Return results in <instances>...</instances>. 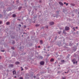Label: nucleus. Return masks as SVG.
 <instances>
[{
  "mask_svg": "<svg viewBox=\"0 0 79 79\" xmlns=\"http://www.w3.org/2000/svg\"><path fill=\"white\" fill-rule=\"evenodd\" d=\"M76 59H74L72 60V62H73V64H76Z\"/></svg>",
  "mask_w": 79,
  "mask_h": 79,
  "instance_id": "f257e3e1",
  "label": "nucleus"
},
{
  "mask_svg": "<svg viewBox=\"0 0 79 79\" xmlns=\"http://www.w3.org/2000/svg\"><path fill=\"white\" fill-rule=\"evenodd\" d=\"M40 63L41 65H44V64H45V62H44V61H42L40 62Z\"/></svg>",
  "mask_w": 79,
  "mask_h": 79,
  "instance_id": "f03ea898",
  "label": "nucleus"
},
{
  "mask_svg": "<svg viewBox=\"0 0 79 79\" xmlns=\"http://www.w3.org/2000/svg\"><path fill=\"white\" fill-rule=\"evenodd\" d=\"M69 29V27H65V30L66 31H68Z\"/></svg>",
  "mask_w": 79,
  "mask_h": 79,
  "instance_id": "7ed1b4c3",
  "label": "nucleus"
},
{
  "mask_svg": "<svg viewBox=\"0 0 79 79\" xmlns=\"http://www.w3.org/2000/svg\"><path fill=\"white\" fill-rule=\"evenodd\" d=\"M49 24H50V25H53V24H54V22H50L49 23Z\"/></svg>",
  "mask_w": 79,
  "mask_h": 79,
  "instance_id": "20e7f679",
  "label": "nucleus"
},
{
  "mask_svg": "<svg viewBox=\"0 0 79 79\" xmlns=\"http://www.w3.org/2000/svg\"><path fill=\"white\" fill-rule=\"evenodd\" d=\"M59 4L60 5H61V6H63V4L62 2H59Z\"/></svg>",
  "mask_w": 79,
  "mask_h": 79,
  "instance_id": "39448f33",
  "label": "nucleus"
},
{
  "mask_svg": "<svg viewBox=\"0 0 79 79\" xmlns=\"http://www.w3.org/2000/svg\"><path fill=\"white\" fill-rule=\"evenodd\" d=\"M10 67H13L14 65L13 64H10L9 65Z\"/></svg>",
  "mask_w": 79,
  "mask_h": 79,
  "instance_id": "423d86ee",
  "label": "nucleus"
},
{
  "mask_svg": "<svg viewBox=\"0 0 79 79\" xmlns=\"http://www.w3.org/2000/svg\"><path fill=\"white\" fill-rule=\"evenodd\" d=\"M16 64H19V62L17 61L15 62Z\"/></svg>",
  "mask_w": 79,
  "mask_h": 79,
  "instance_id": "0eeeda50",
  "label": "nucleus"
},
{
  "mask_svg": "<svg viewBox=\"0 0 79 79\" xmlns=\"http://www.w3.org/2000/svg\"><path fill=\"white\" fill-rule=\"evenodd\" d=\"M13 74H16V71H14L13 72Z\"/></svg>",
  "mask_w": 79,
  "mask_h": 79,
  "instance_id": "6e6552de",
  "label": "nucleus"
},
{
  "mask_svg": "<svg viewBox=\"0 0 79 79\" xmlns=\"http://www.w3.org/2000/svg\"><path fill=\"white\" fill-rule=\"evenodd\" d=\"M6 24L7 25H9V24H10V22H7L6 23Z\"/></svg>",
  "mask_w": 79,
  "mask_h": 79,
  "instance_id": "1a4fd4ad",
  "label": "nucleus"
},
{
  "mask_svg": "<svg viewBox=\"0 0 79 79\" xmlns=\"http://www.w3.org/2000/svg\"><path fill=\"white\" fill-rule=\"evenodd\" d=\"M13 17L14 18H15V17H16V15L13 14Z\"/></svg>",
  "mask_w": 79,
  "mask_h": 79,
  "instance_id": "9d476101",
  "label": "nucleus"
},
{
  "mask_svg": "<svg viewBox=\"0 0 79 79\" xmlns=\"http://www.w3.org/2000/svg\"><path fill=\"white\" fill-rule=\"evenodd\" d=\"M54 59H51L50 60V61H53Z\"/></svg>",
  "mask_w": 79,
  "mask_h": 79,
  "instance_id": "9b49d317",
  "label": "nucleus"
},
{
  "mask_svg": "<svg viewBox=\"0 0 79 79\" xmlns=\"http://www.w3.org/2000/svg\"><path fill=\"white\" fill-rule=\"evenodd\" d=\"M21 7H19V10H21Z\"/></svg>",
  "mask_w": 79,
  "mask_h": 79,
  "instance_id": "f8f14e48",
  "label": "nucleus"
},
{
  "mask_svg": "<svg viewBox=\"0 0 79 79\" xmlns=\"http://www.w3.org/2000/svg\"><path fill=\"white\" fill-rule=\"evenodd\" d=\"M40 43L41 44H42V40H41L40 41Z\"/></svg>",
  "mask_w": 79,
  "mask_h": 79,
  "instance_id": "ddd939ff",
  "label": "nucleus"
},
{
  "mask_svg": "<svg viewBox=\"0 0 79 79\" xmlns=\"http://www.w3.org/2000/svg\"><path fill=\"white\" fill-rule=\"evenodd\" d=\"M63 33H64V34H65L66 33V32H65V31L64 30L63 31Z\"/></svg>",
  "mask_w": 79,
  "mask_h": 79,
  "instance_id": "4468645a",
  "label": "nucleus"
},
{
  "mask_svg": "<svg viewBox=\"0 0 79 79\" xmlns=\"http://www.w3.org/2000/svg\"><path fill=\"white\" fill-rule=\"evenodd\" d=\"M21 68L22 69L21 71H23V67H21Z\"/></svg>",
  "mask_w": 79,
  "mask_h": 79,
  "instance_id": "2eb2a0df",
  "label": "nucleus"
},
{
  "mask_svg": "<svg viewBox=\"0 0 79 79\" xmlns=\"http://www.w3.org/2000/svg\"><path fill=\"white\" fill-rule=\"evenodd\" d=\"M39 26V25H37V24H36L35 25V26L36 27H37L38 26Z\"/></svg>",
  "mask_w": 79,
  "mask_h": 79,
  "instance_id": "dca6fc26",
  "label": "nucleus"
},
{
  "mask_svg": "<svg viewBox=\"0 0 79 79\" xmlns=\"http://www.w3.org/2000/svg\"><path fill=\"white\" fill-rule=\"evenodd\" d=\"M11 48L12 49H13V50H14V49H15V48L14 47H12Z\"/></svg>",
  "mask_w": 79,
  "mask_h": 79,
  "instance_id": "f3484780",
  "label": "nucleus"
},
{
  "mask_svg": "<svg viewBox=\"0 0 79 79\" xmlns=\"http://www.w3.org/2000/svg\"><path fill=\"white\" fill-rule=\"evenodd\" d=\"M19 79H23V77H21L19 78Z\"/></svg>",
  "mask_w": 79,
  "mask_h": 79,
  "instance_id": "a211bd4d",
  "label": "nucleus"
},
{
  "mask_svg": "<svg viewBox=\"0 0 79 79\" xmlns=\"http://www.w3.org/2000/svg\"><path fill=\"white\" fill-rule=\"evenodd\" d=\"M2 21H0V24H2Z\"/></svg>",
  "mask_w": 79,
  "mask_h": 79,
  "instance_id": "6ab92c4d",
  "label": "nucleus"
},
{
  "mask_svg": "<svg viewBox=\"0 0 79 79\" xmlns=\"http://www.w3.org/2000/svg\"><path fill=\"white\" fill-rule=\"evenodd\" d=\"M62 79H66V77H63L62 78Z\"/></svg>",
  "mask_w": 79,
  "mask_h": 79,
  "instance_id": "aec40b11",
  "label": "nucleus"
},
{
  "mask_svg": "<svg viewBox=\"0 0 79 79\" xmlns=\"http://www.w3.org/2000/svg\"><path fill=\"white\" fill-rule=\"evenodd\" d=\"M61 62H64V60H61Z\"/></svg>",
  "mask_w": 79,
  "mask_h": 79,
  "instance_id": "412c9836",
  "label": "nucleus"
},
{
  "mask_svg": "<svg viewBox=\"0 0 79 79\" xmlns=\"http://www.w3.org/2000/svg\"><path fill=\"white\" fill-rule=\"evenodd\" d=\"M75 28L74 27L73 28V31H76V30L75 29Z\"/></svg>",
  "mask_w": 79,
  "mask_h": 79,
  "instance_id": "4be33fe9",
  "label": "nucleus"
},
{
  "mask_svg": "<svg viewBox=\"0 0 79 79\" xmlns=\"http://www.w3.org/2000/svg\"><path fill=\"white\" fill-rule=\"evenodd\" d=\"M68 3H67L66 4V6H68Z\"/></svg>",
  "mask_w": 79,
  "mask_h": 79,
  "instance_id": "5701e85b",
  "label": "nucleus"
},
{
  "mask_svg": "<svg viewBox=\"0 0 79 79\" xmlns=\"http://www.w3.org/2000/svg\"><path fill=\"white\" fill-rule=\"evenodd\" d=\"M11 38H12V39H14L15 38V37H13V36H11Z\"/></svg>",
  "mask_w": 79,
  "mask_h": 79,
  "instance_id": "b1692460",
  "label": "nucleus"
},
{
  "mask_svg": "<svg viewBox=\"0 0 79 79\" xmlns=\"http://www.w3.org/2000/svg\"><path fill=\"white\" fill-rule=\"evenodd\" d=\"M15 41H13L12 42V44H15Z\"/></svg>",
  "mask_w": 79,
  "mask_h": 79,
  "instance_id": "393cba45",
  "label": "nucleus"
},
{
  "mask_svg": "<svg viewBox=\"0 0 79 79\" xmlns=\"http://www.w3.org/2000/svg\"><path fill=\"white\" fill-rule=\"evenodd\" d=\"M25 69H27V68L25 67Z\"/></svg>",
  "mask_w": 79,
  "mask_h": 79,
  "instance_id": "a878e982",
  "label": "nucleus"
},
{
  "mask_svg": "<svg viewBox=\"0 0 79 79\" xmlns=\"http://www.w3.org/2000/svg\"><path fill=\"white\" fill-rule=\"evenodd\" d=\"M24 28H26V26L25 25L24 26Z\"/></svg>",
  "mask_w": 79,
  "mask_h": 79,
  "instance_id": "bb28decb",
  "label": "nucleus"
},
{
  "mask_svg": "<svg viewBox=\"0 0 79 79\" xmlns=\"http://www.w3.org/2000/svg\"><path fill=\"white\" fill-rule=\"evenodd\" d=\"M19 26H20V27H21V24H19Z\"/></svg>",
  "mask_w": 79,
  "mask_h": 79,
  "instance_id": "cd10ccee",
  "label": "nucleus"
},
{
  "mask_svg": "<svg viewBox=\"0 0 79 79\" xmlns=\"http://www.w3.org/2000/svg\"><path fill=\"white\" fill-rule=\"evenodd\" d=\"M61 33V31L59 32V34H60V33Z\"/></svg>",
  "mask_w": 79,
  "mask_h": 79,
  "instance_id": "c85d7f7f",
  "label": "nucleus"
},
{
  "mask_svg": "<svg viewBox=\"0 0 79 79\" xmlns=\"http://www.w3.org/2000/svg\"><path fill=\"white\" fill-rule=\"evenodd\" d=\"M19 1H17V3H19Z\"/></svg>",
  "mask_w": 79,
  "mask_h": 79,
  "instance_id": "c756f323",
  "label": "nucleus"
},
{
  "mask_svg": "<svg viewBox=\"0 0 79 79\" xmlns=\"http://www.w3.org/2000/svg\"><path fill=\"white\" fill-rule=\"evenodd\" d=\"M76 63H77L76 64H77V61H76Z\"/></svg>",
  "mask_w": 79,
  "mask_h": 79,
  "instance_id": "7c9ffc66",
  "label": "nucleus"
},
{
  "mask_svg": "<svg viewBox=\"0 0 79 79\" xmlns=\"http://www.w3.org/2000/svg\"><path fill=\"white\" fill-rule=\"evenodd\" d=\"M68 73V71L67 72H65V73Z\"/></svg>",
  "mask_w": 79,
  "mask_h": 79,
  "instance_id": "2f4dec72",
  "label": "nucleus"
},
{
  "mask_svg": "<svg viewBox=\"0 0 79 79\" xmlns=\"http://www.w3.org/2000/svg\"><path fill=\"white\" fill-rule=\"evenodd\" d=\"M18 20H19V21H21V20L20 19H18Z\"/></svg>",
  "mask_w": 79,
  "mask_h": 79,
  "instance_id": "473e14b6",
  "label": "nucleus"
},
{
  "mask_svg": "<svg viewBox=\"0 0 79 79\" xmlns=\"http://www.w3.org/2000/svg\"><path fill=\"white\" fill-rule=\"evenodd\" d=\"M35 77H36L35 76H34V78H35Z\"/></svg>",
  "mask_w": 79,
  "mask_h": 79,
  "instance_id": "72a5a7b5",
  "label": "nucleus"
},
{
  "mask_svg": "<svg viewBox=\"0 0 79 79\" xmlns=\"http://www.w3.org/2000/svg\"><path fill=\"white\" fill-rule=\"evenodd\" d=\"M15 78H16V76H15Z\"/></svg>",
  "mask_w": 79,
  "mask_h": 79,
  "instance_id": "f704fd0d",
  "label": "nucleus"
},
{
  "mask_svg": "<svg viewBox=\"0 0 79 79\" xmlns=\"http://www.w3.org/2000/svg\"><path fill=\"white\" fill-rule=\"evenodd\" d=\"M78 32H79V31H77V33H78Z\"/></svg>",
  "mask_w": 79,
  "mask_h": 79,
  "instance_id": "c9c22d12",
  "label": "nucleus"
},
{
  "mask_svg": "<svg viewBox=\"0 0 79 79\" xmlns=\"http://www.w3.org/2000/svg\"><path fill=\"white\" fill-rule=\"evenodd\" d=\"M40 46H38V48H40Z\"/></svg>",
  "mask_w": 79,
  "mask_h": 79,
  "instance_id": "e433bc0d",
  "label": "nucleus"
},
{
  "mask_svg": "<svg viewBox=\"0 0 79 79\" xmlns=\"http://www.w3.org/2000/svg\"><path fill=\"white\" fill-rule=\"evenodd\" d=\"M1 58H2V57H1V56H0V59H1Z\"/></svg>",
  "mask_w": 79,
  "mask_h": 79,
  "instance_id": "4c0bfd02",
  "label": "nucleus"
},
{
  "mask_svg": "<svg viewBox=\"0 0 79 79\" xmlns=\"http://www.w3.org/2000/svg\"><path fill=\"white\" fill-rule=\"evenodd\" d=\"M64 4H66V2H64Z\"/></svg>",
  "mask_w": 79,
  "mask_h": 79,
  "instance_id": "58836bf2",
  "label": "nucleus"
},
{
  "mask_svg": "<svg viewBox=\"0 0 79 79\" xmlns=\"http://www.w3.org/2000/svg\"><path fill=\"white\" fill-rule=\"evenodd\" d=\"M46 27V28H48V26H47V27Z\"/></svg>",
  "mask_w": 79,
  "mask_h": 79,
  "instance_id": "ea45409f",
  "label": "nucleus"
},
{
  "mask_svg": "<svg viewBox=\"0 0 79 79\" xmlns=\"http://www.w3.org/2000/svg\"><path fill=\"white\" fill-rule=\"evenodd\" d=\"M76 29H77L78 27H76Z\"/></svg>",
  "mask_w": 79,
  "mask_h": 79,
  "instance_id": "a19ab883",
  "label": "nucleus"
},
{
  "mask_svg": "<svg viewBox=\"0 0 79 79\" xmlns=\"http://www.w3.org/2000/svg\"><path fill=\"white\" fill-rule=\"evenodd\" d=\"M2 52H4V51H2Z\"/></svg>",
  "mask_w": 79,
  "mask_h": 79,
  "instance_id": "79ce46f5",
  "label": "nucleus"
},
{
  "mask_svg": "<svg viewBox=\"0 0 79 79\" xmlns=\"http://www.w3.org/2000/svg\"><path fill=\"white\" fill-rule=\"evenodd\" d=\"M23 35H22V37H23Z\"/></svg>",
  "mask_w": 79,
  "mask_h": 79,
  "instance_id": "37998d69",
  "label": "nucleus"
},
{
  "mask_svg": "<svg viewBox=\"0 0 79 79\" xmlns=\"http://www.w3.org/2000/svg\"><path fill=\"white\" fill-rule=\"evenodd\" d=\"M78 14H79V12H78Z\"/></svg>",
  "mask_w": 79,
  "mask_h": 79,
  "instance_id": "c03bdc74",
  "label": "nucleus"
},
{
  "mask_svg": "<svg viewBox=\"0 0 79 79\" xmlns=\"http://www.w3.org/2000/svg\"><path fill=\"white\" fill-rule=\"evenodd\" d=\"M23 34H25V33H24Z\"/></svg>",
  "mask_w": 79,
  "mask_h": 79,
  "instance_id": "a18cd8bd",
  "label": "nucleus"
},
{
  "mask_svg": "<svg viewBox=\"0 0 79 79\" xmlns=\"http://www.w3.org/2000/svg\"><path fill=\"white\" fill-rule=\"evenodd\" d=\"M59 66H60V65H59Z\"/></svg>",
  "mask_w": 79,
  "mask_h": 79,
  "instance_id": "49530a36",
  "label": "nucleus"
}]
</instances>
